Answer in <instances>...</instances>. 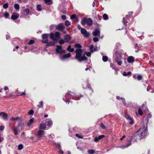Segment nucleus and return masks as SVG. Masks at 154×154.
I'll use <instances>...</instances> for the list:
<instances>
[{
	"mask_svg": "<svg viewBox=\"0 0 154 154\" xmlns=\"http://www.w3.org/2000/svg\"><path fill=\"white\" fill-rule=\"evenodd\" d=\"M37 10L38 11H40L42 10V8L41 5H38L37 6Z\"/></svg>",
	"mask_w": 154,
	"mask_h": 154,
	"instance_id": "nucleus-37",
	"label": "nucleus"
},
{
	"mask_svg": "<svg viewBox=\"0 0 154 154\" xmlns=\"http://www.w3.org/2000/svg\"><path fill=\"white\" fill-rule=\"evenodd\" d=\"M94 48V45H91L90 47V50L91 52L92 53L93 52V49Z\"/></svg>",
	"mask_w": 154,
	"mask_h": 154,
	"instance_id": "nucleus-52",
	"label": "nucleus"
},
{
	"mask_svg": "<svg viewBox=\"0 0 154 154\" xmlns=\"http://www.w3.org/2000/svg\"><path fill=\"white\" fill-rule=\"evenodd\" d=\"M67 94L70 96V99H72L77 100H79L80 97L83 96V95L81 94L78 95H76L74 92H72L70 91H68L67 93Z\"/></svg>",
	"mask_w": 154,
	"mask_h": 154,
	"instance_id": "nucleus-4",
	"label": "nucleus"
},
{
	"mask_svg": "<svg viewBox=\"0 0 154 154\" xmlns=\"http://www.w3.org/2000/svg\"><path fill=\"white\" fill-rule=\"evenodd\" d=\"M131 144V142L130 140H128V143H127V144L125 145V147H127L128 146H130Z\"/></svg>",
	"mask_w": 154,
	"mask_h": 154,
	"instance_id": "nucleus-45",
	"label": "nucleus"
},
{
	"mask_svg": "<svg viewBox=\"0 0 154 154\" xmlns=\"http://www.w3.org/2000/svg\"><path fill=\"white\" fill-rule=\"evenodd\" d=\"M61 18L62 20H65L66 19V16L63 15L62 16Z\"/></svg>",
	"mask_w": 154,
	"mask_h": 154,
	"instance_id": "nucleus-60",
	"label": "nucleus"
},
{
	"mask_svg": "<svg viewBox=\"0 0 154 154\" xmlns=\"http://www.w3.org/2000/svg\"><path fill=\"white\" fill-rule=\"evenodd\" d=\"M21 119L19 117H17L16 118H14L13 117H12L11 118V121H17V120H20Z\"/></svg>",
	"mask_w": 154,
	"mask_h": 154,
	"instance_id": "nucleus-32",
	"label": "nucleus"
},
{
	"mask_svg": "<svg viewBox=\"0 0 154 154\" xmlns=\"http://www.w3.org/2000/svg\"><path fill=\"white\" fill-rule=\"evenodd\" d=\"M100 126L101 128H102L103 129H106V127H105V126L102 123H101L100 124Z\"/></svg>",
	"mask_w": 154,
	"mask_h": 154,
	"instance_id": "nucleus-50",
	"label": "nucleus"
},
{
	"mask_svg": "<svg viewBox=\"0 0 154 154\" xmlns=\"http://www.w3.org/2000/svg\"><path fill=\"white\" fill-rule=\"evenodd\" d=\"M34 119L33 118H31L29 121V122L27 123V125L28 126H31L32 123L33 122Z\"/></svg>",
	"mask_w": 154,
	"mask_h": 154,
	"instance_id": "nucleus-24",
	"label": "nucleus"
},
{
	"mask_svg": "<svg viewBox=\"0 0 154 154\" xmlns=\"http://www.w3.org/2000/svg\"><path fill=\"white\" fill-rule=\"evenodd\" d=\"M64 40L65 41V42H68L71 39V38L70 35L67 34L64 36Z\"/></svg>",
	"mask_w": 154,
	"mask_h": 154,
	"instance_id": "nucleus-10",
	"label": "nucleus"
},
{
	"mask_svg": "<svg viewBox=\"0 0 154 154\" xmlns=\"http://www.w3.org/2000/svg\"><path fill=\"white\" fill-rule=\"evenodd\" d=\"M131 74V72L130 71H129L127 72H123V75L124 76H126L128 75H129Z\"/></svg>",
	"mask_w": 154,
	"mask_h": 154,
	"instance_id": "nucleus-29",
	"label": "nucleus"
},
{
	"mask_svg": "<svg viewBox=\"0 0 154 154\" xmlns=\"http://www.w3.org/2000/svg\"><path fill=\"white\" fill-rule=\"evenodd\" d=\"M83 88L85 89L87 88L89 90H91V92H93V90L91 86L89 84L88 82H85L84 84H83Z\"/></svg>",
	"mask_w": 154,
	"mask_h": 154,
	"instance_id": "nucleus-7",
	"label": "nucleus"
},
{
	"mask_svg": "<svg viewBox=\"0 0 154 154\" xmlns=\"http://www.w3.org/2000/svg\"><path fill=\"white\" fill-rule=\"evenodd\" d=\"M26 94V93H25V91H24V92H22L21 94L19 95V96H22L25 95Z\"/></svg>",
	"mask_w": 154,
	"mask_h": 154,
	"instance_id": "nucleus-61",
	"label": "nucleus"
},
{
	"mask_svg": "<svg viewBox=\"0 0 154 154\" xmlns=\"http://www.w3.org/2000/svg\"><path fill=\"white\" fill-rule=\"evenodd\" d=\"M65 27L61 23H59L56 26V29L60 31H63Z\"/></svg>",
	"mask_w": 154,
	"mask_h": 154,
	"instance_id": "nucleus-9",
	"label": "nucleus"
},
{
	"mask_svg": "<svg viewBox=\"0 0 154 154\" xmlns=\"http://www.w3.org/2000/svg\"><path fill=\"white\" fill-rule=\"evenodd\" d=\"M44 131L42 130H39L37 134V136L39 137H41L44 134Z\"/></svg>",
	"mask_w": 154,
	"mask_h": 154,
	"instance_id": "nucleus-16",
	"label": "nucleus"
},
{
	"mask_svg": "<svg viewBox=\"0 0 154 154\" xmlns=\"http://www.w3.org/2000/svg\"><path fill=\"white\" fill-rule=\"evenodd\" d=\"M130 16L128 15H126L125 17H124L123 19L122 22L123 23V24L125 27V28L126 29L127 28V23L128 21H130Z\"/></svg>",
	"mask_w": 154,
	"mask_h": 154,
	"instance_id": "nucleus-5",
	"label": "nucleus"
},
{
	"mask_svg": "<svg viewBox=\"0 0 154 154\" xmlns=\"http://www.w3.org/2000/svg\"><path fill=\"white\" fill-rule=\"evenodd\" d=\"M14 8L16 10H19L20 8V5L17 4H16L14 5Z\"/></svg>",
	"mask_w": 154,
	"mask_h": 154,
	"instance_id": "nucleus-36",
	"label": "nucleus"
},
{
	"mask_svg": "<svg viewBox=\"0 0 154 154\" xmlns=\"http://www.w3.org/2000/svg\"><path fill=\"white\" fill-rule=\"evenodd\" d=\"M56 51L59 54L64 53L65 52V51L62 50V47L61 46L57 45Z\"/></svg>",
	"mask_w": 154,
	"mask_h": 154,
	"instance_id": "nucleus-8",
	"label": "nucleus"
},
{
	"mask_svg": "<svg viewBox=\"0 0 154 154\" xmlns=\"http://www.w3.org/2000/svg\"><path fill=\"white\" fill-rule=\"evenodd\" d=\"M105 137V136L104 135H100L98 137H95L94 139V141L95 142H98L102 138Z\"/></svg>",
	"mask_w": 154,
	"mask_h": 154,
	"instance_id": "nucleus-11",
	"label": "nucleus"
},
{
	"mask_svg": "<svg viewBox=\"0 0 154 154\" xmlns=\"http://www.w3.org/2000/svg\"><path fill=\"white\" fill-rule=\"evenodd\" d=\"M110 66L113 69L115 70V71H116L117 70H118V69H117L116 66L113 64L112 63H110Z\"/></svg>",
	"mask_w": 154,
	"mask_h": 154,
	"instance_id": "nucleus-28",
	"label": "nucleus"
},
{
	"mask_svg": "<svg viewBox=\"0 0 154 154\" xmlns=\"http://www.w3.org/2000/svg\"><path fill=\"white\" fill-rule=\"evenodd\" d=\"M142 46L139 45L137 43H136L134 45V48L136 49L135 51L136 53H138L140 49L141 48Z\"/></svg>",
	"mask_w": 154,
	"mask_h": 154,
	"instance_id": "nucleus-18",
	"label": "nucleus"
},
{
	"mask_svg": "<svg viewBox=\"0 0 154 154\" xmlns=\"http://www.w3.org/2000/svg\"><path fill=\"white\" fill-rule=\"evenodd\" d=\"M87 30L85 29L81 28V32L82 35L84 34L85 33L87 32Z\"/></svg>",
	"mask_w": 154,
	"mask_h": 154,
	"instance_id": "nucleus-34",
	"label": "nucleus"
},
{
	"mask_svg": "<svg viewBox=\"0 0 154 154\" xmlns=\"http://www.w3.org/2000/svg\"><path fill=\"white\" fill-rule=\"evenodd\" d=\"M93 22L91 18H87L86 17H83L81 21V24L82 25L87 24L88 26H91L93 24Z\"/></svg>",
	"mask_w": 154,
	"mask_h": 154,
	"instance_id": "nucleus-3",
	"label": "nucleus"
},
{
	"mask_svg": "<svg viewBox=\"0 0 154 154\" xmlns=\"http://www.w3.org/2000/svg\"><path fill=\"white\" fill-rule=\"evenodd\" d=\"M25 126L24 125L23 121L22 120V119H20V123L18 125V128L19 127H24Z\"/></svg>",
	"mask_w": 154,
	"mask_h": 154,
	"instance_id": "nucleus-25",
	"label": "nucleus"
},
{
	"mask_svg": "<svg viewBox=\"0 0 154 154\" xmlns=\"http://www.w3.org/2000/svg\"><path fill=\"white\" fill-rule=\"evenodd\" d=\"M13 131L14 133V134L15 135H17L18 134V127H14Z\"/></svg>",
	"mask_w": 154,
	"mask_h": 154,
	"instance_id": "nucleus-21",
	"label": "nucleus"
},
{
	"mask_svg": "<svg viewBox=\"0 0 154 154\" xmlns=\"http://www.w3.org/2000/svg\"><path fill=\"white\" fill-rule=\"evenodd\" d=\"M122 102L124 106H126V105H127L126 103V101H125V99L124 98V100H122Z\"/></svg>",
	"mask_w": 154,
	"mask_h": 154,
	"instance_id": "nucleus-64",
	"label": "nucleus"
},
{
	"mask_svg": "<svg viewBox=\"0 0 154 154\" xmlns=\"http://www.w3.org/2000/svg\"><path fill=\"white\" fill-rule=\"evenodd\" d=\"M74 46L75 47L78 48V49H81L82 48V46L79 43L75 44L74 45Z\"/></svg>",
	"mask_w": 154,
	"mask_h": 154,
	"instance_id": "nucleus-31",
	"label": "nucleus"
},
{
	"mask_svg": "<svg viewBox=\"0 0 154 154\" xmlns=\"http://www.w3.org/2000/svg\"><path fill=\"white\" fill-rule=\"evenodd\" d=\"M24 11L26 12V15H27L29 14V10L28 8L24 9Z\"/></svg>",
	"mask_w": 154,
	"mask_h": 154,
	"instance_id": "nucleus-44",
	"label": "nucleus"
},
{
	"mask_svg": "<svg viewBox=\"0 0 154 154\" xmlns=\"http://www.w3.org/2000/svg\"><path fill=\"white\" fill-rule=\"evenodd\" d=\"M0 116H2L3 119L5 120H7L8 114L7 113L4 112H0Z\"/></svg>",
	"mask_w": 154,
	"mask_h": 154,
	"instance_id": "nucleus-17",
	"label": "nucleus"
},
{
	"mask_svg": "<svg viewBox=\"0 0 154 154\" xmlns=\"http://www.w3.org/2000/svg\"><path fill=\"white\" fill-rule=\"evenodd\" d=\"M71 54L70 53H68L63 55V57H61V60H63L66 58H68L70 57Z\"/></svg>",
	"mask_w": 154,
	"mask_h": 154,
	"instance_id": "nucleus-19",
	"label": "nucleus"
},
{
	"mask_svg": "<svg viewBox=\"0 0 154 154\" xmlns=\"http://www.w3.org/2000/svg\"><path fill=\"white\" fill-rule=\"evenodd\" d=\"M102 59L104 62H106L108 60V57L107 56H103L102 57Z\"/></svg>",
	"mask_w": 154,
	"mask_h": 154,
	"instance_id": "nucleus-35",
	"label": "nucleus"
},
{
	"mask_svg": "<svg viewBox=\"0 0 154 154\" xmlns=\"http://www.w3.org/2000/svg\"><path fill=\"white\" fill-rule=\"evenodd\" d=\"M116 98L117 99H118V100H121V101L122 100H124V98H122V97H119V96H117L116 97Z\"/></svg>",
	"mask_w": 154,
	"mask_h": 154,
	"instance_id": "nucleus-53",
	"label": "nucleus"
},
{
	"mask_svg": "<svg viewBox=\"0 0 154 154\" xmlns=\"http://www.w3.org/2000/svg\"><path fill=\"white\" fill-rule=\"evenodd\" d=\"M95 151L93 149H90L88 150V152L90 154H94Z\"/></svg>",
	"mask_w": 154,
	"mask_h": 154,
	"instance_id": "nucleus-46",
	"label": "nucleus"
},
{
	"mask_svg": "<svg viewBox=\"0 0 154 154\" xmlns=\"http://www.w3.org/2000/svg\"><path fill=\"white\" fill-rule=\"evenodd\" d=\"M93 40L94 42H96L98 40V38L97 37H94L93 38Z\"/></svg>",
	"mask_w": 154,
	"mask_h": 154,
	"instance_id": "nucleus-57",
	"label": "nucleus"
},
{
	"mask_svg": "<svg viewBox=\"0 0 154 154\" xmlns=\"http://www.w3.org/2000/svg\"><path fill=\"white\" fill-rule=\"evenodd\" d=\"M75 52L76 53L75 58L79 62H81L87 59V58L85 56V54L88 57L90 56L91 55L90 52H85L82 56V50L80 49H76L75 50Z\"/></svg>",
	"mask_w": 154,
	"mask_h": 154,
	"instance_id": "nucleus-2",
	"label": "nucleus"
},
{
	"mask_svg": "<svg viewBox=\"0 0 154 154\" xmlns=\"http://www.w3.org/2000/svg\"><path fill=\"white\" fill-rule=\"evenodd\" d=\"M75 136L76 137H78L80 138H83V136L79 134H75Z\"/></svg>",
	"mask_w": 154,
	"mask_h": 154,
	"instance_id": "nucleus-51",
	"label": "nucleus"
},
{
	"mask_svg": "<svg viewBox=\"0 0 154 154\" xmlns=\"http://www.w3.org/2000/svg\"><path fill=\"white\" fill-rule=\"evenodd\" d=\"M5 128V127L4 126H1L0 127V130L2 131L4 130Z\"/></svg>",
	"mask_w": 154,
	"mask_h": 154,
	"instance_id": "nucleus-62",
	"label": "nucleus"
},
{
	"mask_svg": "<svg viewBox=\"0 0 154 154\" xmlns=\"http://www.w3.org/2000/svg\"><path fill=\"white\" fill-rule=\"evenodd\" d=\"M100 31L98 29V28H97L95 29L94 31L93 32V35L94 36H99L100 35Z\"/></svg>",
	"mask_w": 154,
	"mask_h": 154,
	"instance_id": "nucleus-13",
	"label": "nucleus"
},
{
	"mask_svg": "<svg viewBox=\"0 0 154 154\" xmlns=\"http://www.w3.org/2000/svg\"><path fill=\"white\" fill-rule=\"evenodd\" d=\"M43 101H41L39 102V104L37 105V107H38L37 109H39L40 108H43Z\"/></svg>",
	"mask_w": 154,
	"mask_h": 154,
	"instance_id": "nucleus-22",
	"label": "nucleus"
},
{
	"mask_svg": "<svg viewBox=\"0 0 154 154\" xmlns=\"http://www.w3.org/2000/svg\"><path fill=\"white\" fill-rule=\"evenodd\" d=\"M46 46H47L49 47L50 46H53L55 45V43L52 42H47V43H46Z\"/></svg>",
	"mask_w": 154,
	"mask_h": 154,
	"instance_id": "nucleus-27",
	"label": "nucleus"
},
{
	"mask_svg": "<svg viewBox=\"0 0 154 154\" xmlns=\"http://www.w3.org/2000/svg\"><path fill=\"white\" fill-rule=\"evenodd\" d=\"M50 36L51 39L53 40V41L57 40V39L55 37L54 34L52 32H51L50 34Z\"/></svg>",
	"mask_w": 154,
	"mask_h": 154,
	"instance_id": "nucleus-20",
	"label": "nucleus"
},
{
	"mask_svg": "<svg viewBox=\"0 0 154 154\" xmlns=\"http://www.w3.org/2000/svg\"><path fill=\"white\" fill-rule=\"evenodd\" d=\"M71 46L70 45L68 46L67 48V50L69 52H73L74 51V50L73 48H71Z\"/></svg>",
	"mask_w": 154,
	"mask_h": 154,
	"instance_id": "nucleus-26",
	"label": "nucleus"
},
{
	"mask_svg": "<svg viewBox=\"0 0 154 154\" xmlns=\"http://www.w3.org/2000/svg\"><path fill=\"white\" fill-rule=\"evenodd\" d=\"M51 0H45V3H46V4H48V3H49L51 2Z\"/></svg>",
	"mask_w": 154,
	"mask_h": 154,
	"instance_id": "nucleus-63",
	"label": "nucleus"
},
{
	"mask_svg": "<svg viewBox=\"0 0 154 154\" xmlns=\"http://www.w3.org/2000/svg\"><path fill=\"white\" fill-rule=\"evenodd\" d=\"M90 35V33L87 31L86 33H85L84 34H83V36L84 37L86 38H88L89 37Z\"/></svg>",
	"mask_w": 154,
	"mask_h": 154,
	"instance_id": "nucleus-33",
	"label": "nucleus"
},
{
	"mask_svg": "<svg viewBox=\"0 0 154 154\" xmlns=\"http://www.w3.org/2000/svg\"><path fill=\"white\" fill-rule=\"evenodd\" d=\"M146 102H145V103H143L142 104L141 106V108L143 109H147V106H146Z\"/></svg>",
	"mask_w": 154,
	"mask_h": 154,
	"instance_id": "nucleus-38",
	"label": "nucleus"
},
{
	"mask_svg": "<svg viewBox=\"0 0 154 154\" xmlns=\"http://www.w3.org/2000/svg\"><path fill=\"white\" fill-rule=\"evenodd\" d=\"M133 77L134 79H137L138 80H141L143 78L142 75L138 74H135L133 75Z\"/></svg>",
	"mask_w": 154,
	"mask_h": 154,
	"instance_id": "nucleus-15",
	"label": "nucleus"
},
{
	"mask_svg": "<svg viewBox=\"0 0 154 154\" xmlns=\"http://www.w3.org/2000/svg\"><path fill=\"white\" fill-rule=\"evenodd\" d=\"M147 133V124H145L144 123H142V125L140 128L137 131L136 133L132 136V138H134V136H137V137L141 139L143 138L145 136H146Z\"/></svg>",
	"mask_w": 154,
	"mask_h": 154,
	"instance_id": "nucleus-1",
	"label": "nucleus"
},
{
	"mask_svg": "<svg viewBox=\"0 0 154 154\" xmlns=\"http://www.w3.org/2000/svg\"><path fill=\"white\" fill-rule=\"evenodd\" d=\"M43 40L42 42L44 44H46L48 41V35L47 34H43L42 35Z\"/></svg>",
	"mask_w": 154,
	"mask_h": 154,
	"instance_id": "nucleus-6",
	"label": "nucleus"
},
{
	"mask_svg": "<svg viewBox=\"0 0 154 154\" xmlns=\"http://www.w3.org/2000/svg\"><path fill=\"white\" fill-rule=\"evenodd\" d=\"M19 17V14L16 13H13L11 15V18L13 20H15L18 19Z\"/></svg>",
	"mask_w": 154,
	"mask_h": 154,
	"instance_id": "nucleus-12",
	"label": "nucleus"
},
{
	"mask_svg": "<svg viewBox=\"0 0 154 154\" xmlns=\"http://www.w3.org/2000/svg\"><path fill=\"white\" fill-rule=\"evenodd\" d=\"M48 124L47 125L50 126L52 125V122L51 120H49L48 122H47Z\"/></svg>",
	"mask_w": 154,
	"mask_h": 154,
	"instance_id": "nucleus-47",
	"label": "nucleus"
},
{
	"mask_svg": "<svg viewBox=\"0 0 154 154\" xmlns=\"http://www.w3.org/2000/svg\"><path fill=\"white\" fill-rule=\"evenodd\" d=\"M56 147L57 149H60L61 148V146L60 144L57 143L56 145Z\"/></svg>",
	"mask_w": 154,
	"mask_h": 154,
	"instance_id": "nucleus-56",
	"label": "nucleus"
},
{
	"mask_svg": "<svg viewBox=\"0 0 154 154\" xmlns=\"http://www.w3.org/2000/svg\"><path fill=\"white\" fill-rule=\"evenodd\" d=\"M138 113L140 116H141L143 114V112L141 109H139L138 110Z\"/></svg>",
	"mask_w": 154,
	"mask_h": 154,
	"instance_id": "nucleus-49",
	"label": "nucleus"
},
{
	"mask_svg": "<svg viewBox=\"0 0 154 154\" xmlns=\"http://www.w3.org/2000/svg\"><path fill=\"white\" fill-rule=\"evenodd\" d=\"M8 3H5L3 5V8L5 9L7 8H8Z\"/></svg>",
	"mask_w": 154,
	"mask_h": 154,
	"instance_id": "nucleus-43",
	"label": "nucleus"
},
{
	"mask_svg": "<svg viewBox=\"0 0 154 154\" xmlns=\"http://www.w3.org/2000/svg\"><path fill=\"white\" fill-rule=\"evenodd\" d=\"M65 41L64 40H63V39L60 40L59 42V43L60 45H62L63 44L65 43Z\"/></svg>",
	"mask_w": 154,
	"mask_h": 154,
	"instance_id": "nucleus-48",
	"label": "nucleus"
},
{
	"mask_svg": "<svg viewBox=\"0 0 154 154\" xmlns=\"http://www.w3.org/2000/svg\"><path fill=\"white\" fill-rule=\"evenodd\" d=\"M46 128V125L45 124L41 123L40 125V128L41 129H45Z\"/></svg>",
	"mask_w": 154,
	"mask_h": 154,
	"instance_id": "nucleus-30",
	"label": "nucleus"
},
{
	"mask_svg": "<svg viewBox=\"0 0 154 154\" xmlns=\"http://www.w3.org/2000/svg\"><path fill=\"white\" fill-rule=\"evenodd\" d=\"M54 34L55 36V37L56 39H57V40L58 39H59L60 38V33L58 32H56Z\"/></svg>",
	"mask_w": 154,
	"mask_h": 154,
	"instance_id": "nucleus-23",
	"label": "nucleus"
},
{
	"mask_svg": "<svg viewBox=\"0 0 154 154\" xmlns=\"http://www.w3.org/2000/svg\"><path fill=\"white\" fill-rule=\"evenodd\" d=\"M35 43V41L33 40H31L28 42V44L29 45H32Z\"/></svg>",
	"mask_w": 154,
	"mask_h": 154,
	"instance_id": "nucleus-42",
	"label": "nucleus"
},
{
	"mask_svg": "<svg viewBox=\"0 0 154 154\" xmlns=\"http://www.w3.org/2000/svg\"><path fill=\"white\" fill-rule=\"evenodd\" d=\"M23 145L22 144H20L18 146V149L19 150H21L23 148Z\"/></svg>",
	"mask_w": 154,
	"mask_h": 154,
	"instance_id": "nucleus-41",
	"label": "nucleus"
},
{
	"mask_svg": "<svg viewBox=\"0 0 154 154\" xmlns=\"http://www.w3.org/2000/svg\"><path fill=\"white\" fill-rule=\"evenodd\" d=\"M28 113L29 115H32L33 114L34 111L32 110H31Z\"/></svg>",
	"mask_w": 154,
	"mask_h": 154,
	"instance_id": "nucleus-58",
	"label": "nucleus"
},
{
	"mask_svg": "<svg viewBox=\"0 0 154 154\" xmlns=\"http://www.w3.org/2000/svg\"><path fill=\"white\" fill-rule=\"evenodd\" d=\"M103 17L105 20H107L108 19V16L106 14H105L103 15Z\"/></svg>",
	"mask_w": 154,
	"mask_h": 154,
	"instance_id": "nucleus-39",
	"label": "nucleus"
},
{
	"mask_svg": "<svg viewBox=\"0 0 154 154\" xmlns=\"http://www.w3.org/2000/svg\"><path fill=\"white\" fill-rule=\"evenodd\" d=\"M65 25L66 26H68L70 25V22L68 20H66L65 22Z\"/></svg>",
	"mask_w": 154,
	"mask_h": 154,
	"instance_id": "nucleus-40",
	"label": "nucleus"
},
{
	"mask_svg": "<svg viewBox=\"0 0 154 154\" xmlns=\"http://www.w3.org/2000/svg\"><path fill=\"white\" fill-rule=\"evenodd\" d=\"M117 63V64L119 66H121L122 63V62L121 60H119L118 61L116 62Z\"/></svg>",
	"mask_w": 154,
	"mask_h": 154,
	"instance_id": "nucleus-59",
	"label": "nucleus"
},
{
	"mask_svg": "<svg viewBox=\"0 0 154 154\" xmlns=\"http://www.w3.org/2000/svg\"><path fill=\"white\" fill-rule=\"evenodd\" d=\"M76 17L75 14H73L70 17V18L72 19H74L76 18Z\"/></svg>",
	"mask_w": 154,
	"mask_h": 154,
	"instance_id": "nucleus-54",
	"label": "nucleus"
},
{
	"mask_svg": "<svg viewBox=\"0 0 154 154\" xmlns=\"http://www.w3.org/2000/svg\"><path fill=\"white\" fill-rule=\"evenodd\" d=\"M9 16V14L7 12H6L5 14V17L6 18H8Z\"/></svg>",
	"mask_w": 154,
	"mask_h": 154,
	"instance_id": "nucleus-55",
	"label": "nucleus"
},
{
	"mask_svg": "<svg viewBox=\"0 0 154 154\" xmlns=\"http://www.w3.org/2000/svg\"><path fill=\"white\" fill-rule=\"evenodd\" d=\"M127 60L128 63H132L134 61L135 58L133 56H130L128 57Z\"/></svg>",
	"mask_w": 154,
	"mask_h": 154,
	"instance_id": "nucleus-14",
	"label": "nucleus"
}]
</instances>
